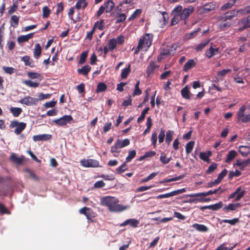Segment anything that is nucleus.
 <instances>
[{
	"instance_id": "7c9ffc66",
	"label": "nucleus",
	"mask_w": 250,
	"mask_h": 250,
	"mask_svg": "<svg viewBox=\"0 0 250 250\" xmlns=\"http://www.w3.org/2000/svg\"><path fill=\"white\" fill-rule=\"evenodd\" d=\"M210 201V199L209 198H195V199H190L187 202L188 203H196L197 202H208Z\"/></svg>"
},
{
	"instance_id": "f257e3e1",
	"label": "nucleus",
	"mask_w": 250,
	"mask_h": 250,
	"mask_svg": "<svg viewBox=\"0 0 250 250\" xmlns=\"http://www.w3.org/2000/svg\"><path fill=\"white\" fill-rule=\"evenodd\" d=\"M119 200L115 197L105 196L100 199V204L106 207L110 212H119L125 210L126 207L119 204Z\"/></svg>"
},
{
	"instance_id": "6ab92c4d",
	"label": "nucleus",
	"mask_w": 250,
	"mask_h": 250,
	"mask_svg": "<svg viewBox=\"0 0 250 250\" xmlns=\"http://www.w3.org/2000/svg\"><path fill=\"white\" fill-rule=\"evenodd\" d=\"M218 48H214L212 46V43H211V45L210 46L209 49L206 52V56L208 58H210L218 53Z\"/></svg>"
},
{
	"instance_id": "a18cd8bd",
	"label": "nucleus",
	"mask_w": 250,
	"mask_h": 250,
	"mask_svg": "<svg viewBox=\"0 0 250 250\" xmlns=\"http://www.w3.org/2000/svg\"><path fill=\"white\" fill-rule=\"evenodd\" d=\"M24 157H10V161L18 165H21L24 161Z\"/></svg>"
},
{
	"instance_id": "a211bd4d",
	"label": "nucleus",
	"mask_w": 250,
	"mask_h": 250,
	"mask_svg": "<svg viewBox=\"0 0 250 250\" xmlns=\"http://www.w3.org/2000/svg\"><path fill=\"white\" fill-rule=\"evenodd\" d=\"M51 137V135L49 134H40L35 135L33 137V139L34 141H46L49 140Z\"/></svg>"
},
{
	"instance_id": "79ce46f5",
	"label": "nucleus",
	"mask_w": 250,
	"mask_h": 250,
	"mask_svg": "<svg viewBox=\"0 0 250 250\" xmlns=\"http://www.w3.org/2000/svg\"><path fill=\"white\" fill-rule=\"evenodd\" d=\"M130 71V65H129L127 68H125L122 70L121 73V77L122 79H125L127 77Z\"/></svg>"
},
{
	"instance_id": "37998d69",
	"label": "nucleus",
	"mask_w": 250,
	"mask_h": 250,
	"mask_svg": "<svg viewBox=\"0 0 250 250\" xmlns=\"http://www.w3.org/2000/svg\"><path fill=\"white\" fill-rule=\"evenodd\" d=\"M106 88L107 86L104 83H100L97 85L96 92L98 93L104 91L106 90Z\"/></svg>"
},
{
	"instance_id": "b1692460",
	"label": "nucleus",
	"mask_w": 250,
	"mask_h": 250,
	"mask_svg": "<svg viewBox=\"0 0 250 250\" xmlns=\"http://www.w3.org/2000/svg\"><path fill=\"white\" fill-rule=\"evenodd\" d=\"M181 93L182 97L184 99H189L190 98L191 94H190L188 85H186L184 88H183L181 90Z\"/></svg>"
},
{
	"instance_id": "0eeeda50",
	"label": "nucleus",
	"mask_w": 250,
	"mask_h": 250,
	"mask_svg": "<svg viewBox=\"0 0 250 250\" xmlns=\"http://www.w3.org/2000/svg\"><path fill=\"white\" fill-rule=\"evenodd\" d=\"M220 191V193H222L224 191L223 189H221V187H219L218 189H215L214 190H210L208 192H199L196 193H193L187 195V197H200V196H207L210 195H212L213 194H216L218 191Z\"/></svg>"
},
{
	"instance_id": "4d7b16f0",
	"label": "nucleus",
	"mask_w": 250,
	"mask_h": 250,
	"mask_svg": "<svg viewBox=\"0 0 250 250\" xmlns=\"http://www.w3.org/2000/svg\"><path fill=\"white\" fill-rule=\"evenodd\" d=\"M194 143L193 141H190L188 142V144H187L186 146V149L187 153L188 154L189 153H190L194 146Z\"/></svg>"
},
{
	"instance_id": "09e8293b",
	"label": "nucleus",
	"mask_w": 250,
	"mask_h": 250,
	"mask_svg": "<svg viewBox=\"0 0 250 250\" xmlns=\"http://www.w3.org/2000/svg\"><path fill=\"white\" fill-rule=\"evenodd\" d=\"M142 13V10L141 9H137L130 16V17L128 18L129 21H132L135 19V18L140 16Z\"/></svg>"
},
{
	"instance_id": "cd10ccee",
	"label": "nucleus",
	"mask_w": 250,
	"mask_h": 250,
	"mask_svg": "<svg viewBox=\"0 0 250 250\" xmlns=\"http://www.w3.org/2000/svg\"><path fill=\"white\" fill-rule=\"evenodd\" d=\"M91 70V67L88 65H85L82 68L78 69L79 73L86 76L88 74V72Z\"/></svg>"
},
{
	"instance_id": "6e6d98bb",
	"label": "nucleus",
	"mask_w": 250,
	"mask_h": 250,
	"mask_svg": "<svg viewBox=\"0 0 250 250\" xmlns=\"http://www.w3.org/2000/svg\"><path fill=\"white\" fill-rule=\"evenodd\" d=\"M217 164L213 163H212L210 166L208 167V169L206 170V173L207 174H210L212 172L214 171V170H215L217 168Z\"/></svg>"
},
{
	"instance_id": "c756f323",
	"label": "nucleus",
	"mask_w": 250,
	"mask_h": 250,
	"mask_svg": "<svg viewBox=\"0 0 250 250\" xmlns=\"http://www.w3.org/2000/svg\"><path fill=\"white\" fill-rule=\"evenodd\" d=\"M21 61H22L24 62V64L25 65H27V66H29L31 67H33L34 66L33 65H32V63L33 62V60L31 59L28 56L23 57L21 58Z\"/></svg>"
},
{
	"instance_id": "c03bdc74",
	"label": "nucleus",
	"mask_w": 250,
	"mask_h": 250,
	"mask_svg": "<svg viewBox=\"0 0 250 250\" xmlns=\"http://www.w3.org/2000/svg\"><path fill=\"white\" fill-rule=\"evenodd\" d=\"M221 22L219 24V27L221 30H224L226 28L230 26V23L229 21H221Z\"/></svg>"
},
{
	"instance_id": "f704fd0d",
	"label": "nucleus",
	"mask_w": 250,
	"mask_h": 250,
	"mask_svg": "<svg viewBox=\"0 0 250 250\" xmlns=\"http://www.w3.org/2000/svg\"><path fill=\"white\" fill-rule=\"evenodd\" d=\"M195 65V62L193 60H188L184 66V71H188Z\"/></svg>"
},
{
	"instance_id": "f3484780",
	"label": "nucleus",
	"mask_w": 250,
	"mask_h": 250,
	"mask_svg": "<svg viewBox=\"0 0 250 250\" xmlns=\"http://www.w3.org/2000/svg\"><path fill=\"white\" fill-rule=\"evenodd\" d=\"M134 157H126V162H125L120 167L116 168V171L118 174H121L125 171L127 169V166L126 162L130 161Z\"/></svg>"
},
{
	"instance_id": "aec40b11",
	"label": "nucleus",
	"mask_w": 250,
	"mask_h": 250,
	"mask_svg": "<svg viewBox=\"0 0 250 250\" xmlns=\"http://www.w3.org/2000/svg\"><path fill=\"white\" fill-rule=\"evenodd\" d=\"M192 227L200 232H207L208 230V227L203 224L195 223L193 224Z\"/></svg>"
},
{
	"instance_id": "9d476101",
	"label": "nucleus",
	"mask_w": 250,
	"mask_h": 250,
	"mask_svg": "<svg viewBox=\"0 0 250 250\" xmlns=\"http://www.w3.org/2000/svg\"><path fill=\"white\" fill-rule=\"evenodd\" d=\"M73 120V118L71 115H64L61 118L54 120L53 122L59 126H64L67 124H70Z\"/></svg>"
},
{
	"instance_id": "4468645a",
	"label": "nucleus",
	"mask_w": 250,
	"mask_h": 250,
	"mask_svg": "<svg viewBox=\"0 0 250 250\" xmlns=\"http://www.w3.org/2000/svg\"><path fill=\"white\" fill-rule=\"evenodd\" d=\"M236 12L234 10H230L226 12L223 15L220 16L218 18V20L220 21H226L228 20H230L232 18L236 17Z\"/></svg>"
},
{
	"instance_id": "c85d7f7f",
	"label": "nucleus",
	"mask_w": 250,
	"mask_h": 250,
	"mask_svg": "<svg viewBox=\"0 0 250 250\" xmlns=\"http://www.w3.org/2000/svg\"><path fill=\"white\" fill-rule=\"evenodd\" d=\"M10 111L14 117H18L21 114L22 110L20 107H11Z\"/></svg>"
},
{
	"instance_id": "4be33fe9",
	"label": "nucleus",
	"mask_w": 250,
	"mask_h": 250,
	"mask_svg": "<svg viewBox=\"0 0 250 250\" xmlns=\"http://www.w3.org/2000/svg\"><path fill=\"white\" fill-rule=\"evenodd\" d=\"M34 33H29L26 35H22L18 38L17 41L19 43L28 41L29 39H31L33 36Z\"/></svg>"
},
{
	"instance_id": "8fccbe9b",
	"label": "nucleus",
	"mask_w": 250,
	"mask_h": 250,
	"mask_svg": "<svg viewBox=\"0 0 250 250\" xmlns=\"http://www.w3.org/2000/svg\"><path fill=\"white\" fill-rule=\"evenodd\" d=\"M104 20H102L100 21H97L95 23L94 27L99 29L100 30H102L104 28Z\"/></svg>"
},
{
	"instance_id": "3c124183",
	"label": "nucleus",
	"mask_w": 250,
	"mask_h": 250,
	"mask_svg": "<svg viewBox=\"0 0 250 250\" xmlns=\"http://www.w3.org/2000/svg\"><path fill=\"white\" fill-rule=\"evenodd\" d=\"M173 131L171 130H168L167 131L166 134V142L169 144L170 142L172 141L173 138Z\"/></svg>"
},
{
	"instance_id": "7ed1b4c3",
	"label": "nucleus",
	"mask_w": 250,
	"mask_h": 250,
	"mask_svg": "<svg viewBox=\"0 0 250 250\" xmlns=\"http://www.w3.org/2000/svg\"><path fill=\"white\" fill-rule=\"evenodd\" d=\"M26 124L23 122H19L17 121L11 122L9 126L10 128H16L15 133L18 135L20 134L26 127Z\"/></svg>"
},
{
	"instance_id": "864d4df0",
	"label": "nucleus",
	"mask_w": 250,
	"mask_h": 250,
	"mask_svg": "<svg viewBox=\"0 0 250 250\" xmlns=\"http://www.w3.org/2000/svg\"><path fill=\"white\" fill-rule=\"evenodd\" d=\"M24 83L29 87L34 88L38 87L39 85L38 83L34 82L31 80H26L24 82Z\"/></svg>"
},
{
	"instance_id": "dca6fc26",
	"label": "nucleus",
	"mask_w": 250,
	"mask_h": 250,
	"mask_svg": "<svg viewBox=\"0 0 250 250\" xmlns=\"http://www.w3.org/2000/svg\"><path fill=\"white\" fill-rule=\"evenodd\" d=\"M139 224V221L137 219H128L126 220L125 222H124L121 225V226H125L127 225H129L130 226L133 228H136L137 227H138Z\"/></svg>"
},
{
	"instance_id": "a878e982",
	"label": "nucleus",
	"mask_w": 250,
	"mask_h": 250,
	"mask_svg": "<svg viewBox=\"0 0 250 250\" xmlns=\"http://www.w3.org/2000/svg\"><path fill=\"white\" fill-rule=\"evenodd\" d=\"M240 206V203L229 204L228 206H225L223 209L226 211L228 210H235Z\"/></svg>"
},
{
	"instance_id": "5fc2aeb1",
	"label": "nucleus",
	"mask_w": 250,
	"mask_h": 250,
	"mask_svg": "<svg viewBox=\"0 0 250 250\" xmlns=\"http://www.w3.org/2000/svg\"><path fill=\"white\" fill-rule=\"evenodd\" d=\"M139 83H140V82L138 81L135 85V89L133 93V96H135L136 95H139L142 93V91L140 90V89L139 88Z\"/></svg>"
},
{
	"instance_id": "423d86ee",
	"label": "nucleus",
	"mask_w": 250,
	"mask_h": 250,
	"mask_svg": "<svg viewBox=\"0 0 250 250\" xmlns=\"http://www.w3.org/2000/svg\"><path fill=\"white\" fill-rule=\"evenodd\" d=\"M79 213L84 215L86 218L91 220L96 216V213L91 208L84 207L79 210Z\"/></svg>"
},
{
	"instance_id": "bf43d9fd",
	"label": "nucleus",
	"mask_w": 250,
	"mask_h": 250,
	"mask_svg": "<svg viewBox=\"0 0 250 250\" xmlns=\"http://www.w3.org/2000/svg\"><path fill=\"white\" fill-rule=\"evenodd\" d=\"M28 77L31 79H39L41 77V75L40 73L36 72H29L27 74Z\"/></svg>"
},
{
	"instance_id": "72a5a7b5",
	"label": "nucleus",
	"mask_w": 250,
	"mask_h": 250,
	"mask_svg": "<svg viewBox=\"0 0 250 250\" xmlns=\"http://www.w3.org/2000/svg\"><path fill=\"white\" fill-rule=\"evenodd\" d=\"M209 40H206L202 42L199 44L195 48V50L197 51H201L203 48H204L209 43Z\"/></svg>"
},
{
	"instance_id": "774afa93",
	"label": "nucleus",
	"mask_w": 250,
	"mask_h": 250,
	"mask_svg": "<svg viewBox=\"0 0 250 250\" xmlns=\"http://www.w3.org/2000/svg\"><path fill=\"white\" fill-rule=\"evenodd\" d=\"M165 135V130L163 129L161 130V131L159 134L158 138H159V143H162L164 141V137Z\"/></svg>"
},
{
	"instance_id": "f8f14e48",
	"label": "nucleus",
	"mask_w": 250,
	"mask_h": 250,
	"mask_svg": "<svg viewBox=\"0 0 250 250\" xmlns=\"http://www.w3.org/2000/svg\"><path fill=\"white\" fill-rule=\"evenodd\" d=\"M129 140L127 139L124 140L123 141L118 140L115 145L111 147L112 152H116L117 148H121L128 146L129 144Z\"/></svg>"
},
{
	"instance_id": "2f4dec72",
	"label": "nucleus",
	"mask_w": 250,
	"mask_h": 250,
	"mask_svg": "<svg viewBox=\"0 0 250 250\" xmlns=\"http://www.w3.org/2000/svg\"><path fill=\"white\" fill-rule=\"evenodd\" d=\"M87 5V3L86 2V0H78L76 4V8L77 9H80L81 8H84Z\"/></svg>"
},
{
	"instance_id": "2eb2a0df",
	"label": "nucleus",
	"mask_w": 250,
	"mask_h": 250,
	"mask_svg": "<svg viewBox=\"0 0 250 250\" xmlns=\"http://www.w3.org/2000/svg\"><path fill=\"white\" fill-rule=\"evenodd\" d=\"M238 25L241 27L240 31L250 27V16L240 21Z\"/></svg>"
},
{
	"instance_id": "39448f33",
	"label": "nucleus",
	"mask_w": 250,
	"mask_h": 250,
	"mask_svg": "<svg viewBox=\"0 0 250 250\" xmlns=\"http://www.w3.org/2000/svg\"><path fill=\"white\" fill-rule=\"evenodd\" d=\"M152 37V34L146 33L143 38L140 39L139 42H141V46L147 50L151 44Z\"/></svg>"
},
{
	"instance_id": "a19ab883",
	"label": "nucleus",
	"mask_w": 250,
	"mask_h": 250,
	"mask_svg": "<svg viewBox=\"0 0 250 250\" xmlns=\"http://www.w3.org/2000/svg\"><path fill=\"white\" fill-rule=\"evenodd\" d=\"M174 14V16L172 19L171 21V25H174L178 23L179 21L181 20L180 18V16L178 14V13L173 12Z\"/></svg>"
},
{
	"instance_id": "052dcab7",
	"label": "nucleus",
	"mask_w": 250,
	"mask_h": 250,
	"mask_svg": "<svg viewBox=\"0 0 250 250\" xmlns=\"http://www.w3.org/2000/svg\"><path fill=\"white\" fill-rule=\"evenodd\" d=\"M2 69L5 73L9 74H12L15 71V69L12 67L3 66Z\"/></svg>"
},
{
	"instance_id": "e2e57ef3",
	"label": "nucleus",
	"mask_w": 250,
	"mask_h": 250,
	"mask_svg": "<svg viewBox=\"0 0 250 250\" xmlns=\"http://www.w3.org/2000/svg\"><path fill=\"white\" fill-rule=\"evenodd\" d=\"M19 18L16 15H13L11 18V21L12 23H14V25L12 24L13 26H17L18 25Z\"/></svg>"
},
{
	"instance_id": "9b49d317",
	"label": "nucleus",
	"mask_w": 250,
	"mask_h": 250,
	"mask_svg": "<svg viewBox=\"0 0 250 250\" xmlns=\"http://www.w3.org/2000/svg\"><path fill=\"white\" fill-rule=\"evenodd\" d=\"M186 191L185 188H183L180 189L172 191L169 193L160 194L156 197L157 199H162L165 198H168L171 196H175L179 194L183 193Z\"/></svg>"
},
{
	"instance_id": "680f3d73",
	"label": "nucleus",
	"mask_w": 250,
	"mask_h": 250,
	"mask_svg": "<svg viewBox=\"0 0 250 250\" xmlns=\"http://www.w3.org/2000/svg\"><path fill=\"white\" fill-rule=\"evenodd\" d=\"M87 56V52H83L81 55L80 59L79 60V63L82 64H83L86 60V57Z\"/></svg>"
},
{
	"instance_id": "de8ad7c7",
	"label": "nucleus",
	"mask_w": 250,
	"mask_h": 250,
	"mask_svg": "<svg viewBox=\"0 0 250 250\" xmlns=\"http://www.w3.org/2000/svg\"><path fill=\"white\" fill-rule=\"evenodd\" d=\"M241 174V172L237 169H236L235 171H230L229 174L228 179L231 180L233 177H238Z\"/></svg>"
},
{
	"instance_id": "473e14b6",
	"label": "nucleus",
	"mask_w": 250,
	"mask_h": 250,
	"mask_svg": "<svg viewBox=\"0 0 250 250\" xmlns=\"http://www.w3.org/2000/svg\"><path fill=\"white\" fill-rule=\"evenodd\" d=\"M184 177L183 175H179L178 176H176L175 177L169 179H166L163 181H160V183H169L173 181H175L177 180H181Z\"/></svg>"
},
{
	"instance_id": "49530a36",
	"label": "nucleus",
	"mask_w": 250,
	"mask_h": 250,
	"mask_svg": "<svg viewBox=\"0 0 250 250\" xmlns=\"http://www.w3.org/2000/svg\"><path fill=\"white\" fill-rule=\"evenodd\" d=\"M223 207V203L222 202H219L218 203L209 205L210 209L212 210H217Z\"/></svg>"
},
{
	"instance_id": "1a4fd4ad",
	"label": "nucleus",
	"mask_w": 250,
	"mask_h": 250,
	"mask_svg": "<svg viewBox=\"0 0 250 250\" xmlns=\"http://www.w3.org/2000/svg\"><path fill=\"white\" fill-rule=\"evenodd\" d=\"M246 107L244 105L242 106L237 112V119L239 121L242 123H247L250 120V114H244V111Z\"/></svg>"
},
{
	"instance_id": "e433bc0d",
	"label": "nucleus",
	"mask_w": 250,
	"mask_h": 250,
	"mask_svg": "<svg viewBox=\"0 0 250 250\" xmlns=\"http://www.w3.org/2000/svg\"><path fill=\"white\" fill-rule=\"evenodd\" d=\"M239 221V220L237 218H235L231 220L229 219H224L222 220L220 222V224H222V223H227L231 225H235L236 224L238 223Z\"/></svg>"
},
{
	"instance_id": "bb28decb",
	"label": "nucleus",
	"mask_w": 250,
	"mask_h": 250,
	"mask_svg": "<svg viewBox=\"0 0 250 250\" xmlns=\"http://www.w3.org/2000/svg\"><path fill=\"white\" fill-rule=\"evenodd\" d=\"M105 11L106 13L110 12L114 7V3L111 0H107L104 4Z\"/></svg>"
},
{
	"instance_id": "393cba45",
	"label": "nucleus",
	"mask_w": 250,
	"mask_h": 250,
	"mask_svg": "<svg viewBox=\"0 0 250 250\" xmlns=\"http://www.w3.org/2000/svg\"><path fill=\"white\" fill-rule=\"evenodd\" d=\"M42 52V48L39 43L35 44L34 51V56L36 59H38Z\"/></svg>"
},
{
	"instance_id": "69168bd1",
	"label": "nucleus",
	"mask_w": 250,
	"mask_h": 250,
	"mask_svg": "<svg viewBox=\"0 0 250 250\" xmlns=\"http://www.w3.org/2000/svg\"><path fill=\"white\" fill-rule=\"evenodd\" d=\"M126 19V16L125 14H120L117 18V20L116 21V23H120L124 21Z\"/></svg>"
},
{
	"instance_id": "338daca9",
	"label": "nucleus",
	"mask_w": 250,
	"mask_h": 250,
	"mask_svg": "<svg viewBox=\"0 0 250 250\" xmlns=\"http://www.w3.org/2000/svg\"><path fill=\"white\" fill-rule=\"evenodd\" d=\"M174 217H176L180 220H184L186 219V216L182 215L181 213L175 211L173 213Z\"/></svg>"
},
{
	"instance_id": "412c9836",
	"label": "nucleus",
	"mask_w": 250,
	"mask_h": 250,
	"mask_svg": "<svg viewBox=\"0 0 250 250\" xmlns=\"http://www.w3.org/2000/svg\"><path fill=\"white\" fill-rule=\"evenodd\" d=\"M239 151L243 156L250 155V147L248 146H239Z\"/></svg>"
},
{
	"instance_id": "ddd939ff",
	"label": "nucleus",
	"mask_w": 250,
	"mask_h": 250,
	"mask_svg": "<svg viewBox=\"0 0 250 250\" xmlns=\"http://www.w3.org/2000/svg\"><path fill=\"white\" fill-rule=\"evenodd\" d=\"M39 100L37 98H32L30 96H27L21 99L20 103L21 104H25L26 105H36L38 104Z\"/></svg>"
},
{
	"instance_id": "603ef678",
	"label": "nucleus",
	"mask_w": 250,
	"mask_h": 250,
	"mask_svg": "<svg viewBox=\"0 0 250 250\" xmlns=\"http://www.w3.org/2000/svg\"><path fill=\"white\" fill-rule=\"evenodd\" d=\"M24 171L28 173L29 176L33 179L35 180H38L39 178L36 174L31 170L29 169H25Z\"/></svg>"
},
{
	"instance_id": "0e129e2a",
	"label": "nucleus",
	"mask_w": 250,
	"mask_h": 250,
	"mask_svg": "<svg viewBox=\"0 0 250 250\" xmlns=\"http://www.w3.org/2000/svg\"><path fill=\"white\" fill-rule=\"evenodd\" d=\"M231 72V69H223L221 71H219L217 72V76L224 77L228 73H230Z\"/></svg>"
},
{
	"instance_id": "13d9d810",
	"label": "nucleus",
	"mask_w": 250,
	"mask_h": 250,
	"mask_svg": "<svg viewBox=\"0 0 250 250\" xmlns=\"http://www.w3.org/2000/svg\"><path fill=\"white\" fill-rule=\"evenodd\" d=\"M50 13V10L47 6H44L42 8V16L44 18H47Z\"/></svg>"
},
{
	"instance_id": "6e6552de",
	"label": "nucleus",
	"mask_w": 250,
	"mask_h": 250,
	"mask_svg": "<svg viewBox=\"0 0 250 250\" xmlns=\"http://www.w3.org/2000/svg\"><path fill=\"white\" fill-rule=\"evenodd\" d=\"M81 164L85 167H97L100 166L99 162L94 159H83L81 160Z\"/></svg>"
},
{
	"instance_id": "ea45409f",
	"label": "nucleus",
	"mask_w": 250,
	"mask_h": 250,
	"mask_svg": "<svg viewBox=\"0 0 250 250\" xmlns=\"http://www.w3.org/2000/svg\"><path fill=\"white\" fill-rule=\"evenodd\" d=\"M117 41L115 39H112L108 42L109 49L110 50H113L116 46Z\"/></svg>"
},
{
	"instance_id": "f03ea898",
	"label": "nucleus",
	"mask_w": 250,
	"mask_h": 250,
	"mask_svg": "<svg viewBox=\"0 0 250 250\" xmlns=\"http://www.w3.org/2000/svg\"><path fill=\"white\" fill-rule=\"evenodd\" d=\"M194 11V8L192 6H189L183 9V7L179 5L175 7L173 12L178 13L181 20L187 19Z\"/></svg>"
},
{
	"instance_id": "4c0bfd02",
	"label": "nucleus",
	"mask_w": 250,
	"mask_h": 250,
	"mask_svg": "<svg viewBox=\"0 0 250 250\" xmlns=\"http://www.w3.org/2000/svg\"><path fill=\"white\" fill-rule=\"evenodd\" d=\"M235 0H231L228 2L224 4L221 7V9L222 10H226L227 9L230 8L235 3Z\"/></svg>"
},
{
	"instance_id": "c9c22d12",
	"label": "nucleus",
	"mask_w": 250,
	"mask_h": 250,
	"mask_svg": "<svg viewBox=\"0 0 250 250\" xmlns=\"http://www.w3.org/2000/svg\"><path fill=\"white\" fill-rule=\"evenodd\" d=\"M236 189H239V191L235 196V201H238L244 196L245 193V191L244 190H242L241 187L238 188Z\"/></svg>"
},
{
	"instance_id": "20e7f679",
	"label": "nucleus",
	"mask_w": 250,
	"mask_h": 250,
	"mask_svg": "<svg viewBox=\"0 0 250 250\" xmlns=\"http://www.w3.org/2000/svg\"><path fill=\"white\" fill-rule=\"evenodd\" d=\"M219 7V4L216 2H211L206 4L199 8V11L201 14H204L214 10Z\"/></svg>"
},
{
	"instance_id": "5701e85b",
	"label": "nucleus",
	"mask_w": 250,
	"mask_h": 250,
	"mask_svg": "<svg viewBox=\"0 0 250 250\" xmlns=\"http://www.w3.org/2000/svg\"><path fill=\"white\" fill-rule=\"evenodd\" d=\"M157 67V65H156L154 62H151L147 67L146 72L147 76L149 77Z\"/></svg>"
},
{
	"instance_id": "58836bf2",
	"label": "nucleus",
	"mask_w": 250,
	"mask_h": 250,
	"mask_svg": "<svg viewBox=\"0 0 250 250\" xmlns=\"http://www.w3.org/2000/svg\"><path fill=\"white\" fill-rule=\"evenodd\" d=\"M200 30V29L199 28H197L195 30L188 33L186 35L185 38L187 40H189L190 39H192V38L195 37L197 34V33Z\"/></svg>"
}]
</instances>
